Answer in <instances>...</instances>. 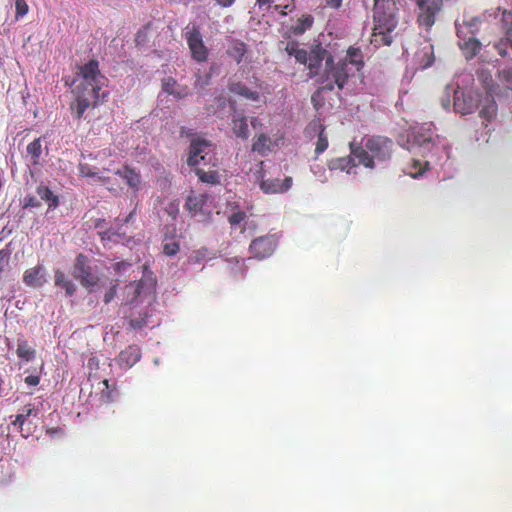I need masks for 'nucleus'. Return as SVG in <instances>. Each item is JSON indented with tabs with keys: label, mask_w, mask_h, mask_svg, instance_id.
<instances>
[{
	"label": "nucleus",
	"mask_w": 512,
	"mask_h": 512,
	"mask_svg": "<svg viewBox=\"0 0 512 512\" xmlns=\"http://www.w3.org/2000/svg\"><path fill=\"white\" fill-rule=\"evenodd\" d=\"M105 82L106 78L100 72L97 60H90L80 66L72 90L75 95V103L71 108L76 117L80 118L88 107L96 105L100 97L106 96L105 92L100 94Z\"/></svg>",
	"instance_id": "nucleus-1"
},
{
	"label": "nucleus",
	"mask_w": 512,
	"mask_h": 512,
	"mask_svg": "<svg viewBox=\"0 0 512 512\" xmlns=\"http://www.w3.org/2000/svg\"><path fill=\"white\" fill-rule=\"evenodd\" d=\"M361 66V52L355 48H350L345 59L339 60L337 63L334 62L332 57L327 58L324 73L320 77L321 86L312 96L315 106L318 99L322 98L325 92L332 91L335 85L342 89L348 77L355 70H359Z\"/></svg>",
	"instance_id": "nucleus-2"
},
{
	"label": "nucleus",
	"mask_w": 512,
	"mask_h": 512,
	"mask_svg": "<svg viewBox=\"0 0 512 512\" xmlns=\"http://www.w3.org/2000/svg\"><path fill=\"white\" fill-rule=\"evenodd\" d=\"M398 11L395 0H375L373 8L374 28L371 39V43L375 46L391 44V33L398 25Z\"/></svg>",
	"instance_id": "nucleus-3"
},
{
	"label": "nucleus",
	"mask_w": 512,
	"mask_h": 512,
	"mask_svg": "<svg viewBox=\"0 0 512 512\" xmlns=\"http://www.w3.org/2000/svg\"><path fill=\"white\" fill-rule=\"evenodd\" d=\"M393 143L389 138L373 136L365 140L364 146L349 143L350 155L359 160V164L367 169L375 168V162L384 163L390 160Z\"/></svg>",
	"instance_id": "nucleus-4"
},
{
	"label": "nucleus",
	"mask_w": 512,
	"mask_h": 512,
	"mask_svg": "<svg viewBox=\"0 0 512 512\" xmlns=\"http://www.w3.org/2000/svg\"><path fill=\"white\" fill-rule=\"evenodd\" d=\"M397 142L402 148L422 157H427L435 146L430 130H402Z\"/></svg>",
	"instance_id": "nucleus-5"
},
{
	"label": "nucleus",
	"mask_w": 512,
	"mask_h": 512,
	"mask_svg": "<svg viewBox=\"0 0 512 512\" xmlns=\"http://www.w3.org/2000/svg\"><path fill=\"white\" fill-rule=\"evenodd\" d=\"M477 77L487 93L492 97V99L487 98L485 100L480 110L481 118L486 121V123L484 122L483 124L487 125L496 116L497 112V105L493 99V96L500 95L501 92H498L499 84H494L492 74L488 70L479 69L477 71Z\"/></svg>",
	"instance_id": "nucleus-6"
},
{
	"label": "nucleus",
	"mask_w": 512,
	"mask_h": 512,
	"mask_svg": "<svg viewBox=\"0 0 512 512\" xmlns=\"http://www.w3.org/2000/svg\"><path fill=\"white\" fill-rule=\"evenodd\" d=\"M214 148L207 140L194 139L189 145V166H216V156L214 155Z\"/></svg>",
	"instance_id": "nucleus-7"
},
{
	"label": "nucleus",
	"mask_w": 512,
	"mask_h": 512,
	"mask_svg": "<svg viewBox=\"0 0 512 512\" xmlns=\"http://www.w3.org/2000/svg\"><path fill=\"white\" fill-rule=\"evenodd\" d=\"M72 277L79 281L80 286L86 288L89 292H92L100 282L98 276L92 272L87 256L83 254H79L76 257L74 268H72Z\"/></svg>",
	"instance_id": "nucleus-8"
},
{
	"label": "nucleus",
	"mask_w": 512,
	"mask_h": 512,
	"mask_svg": "<svg viewBox=\"0 0 512 512\" xmlns=\"http://www.w3.org/2000/svg\"><path fill=\"white\" fill-rule=\"evenodd\" d=\"M276 246H278V237L275 234H265L251 240L248 251H250L251 258L264 260L273 255Z\"/></svg>",
	"instance_id": "nucleus-9"
},
{
	"label": "nucleus",
	"mask_w": 512,
	"mask_h": 512,
	"mask_svg": "<svg viewBox=\"0 0 512 512\" xmlns=\"http://www.w3.org/2000/svg\"><path fill=\"white\" fill-rule=\"evenodd\" d=\"M211 195L208 193H192L186 198V209L191 216L207 217L211 214Z\"/></svg>",
	"instance_id": "nucleus-10"
},
{
	"label": "nucleus",
	"mask_w": 512,
	"mask_h": 512,
	"mask_svg": "<svg viewBox=\"0 0 512 512\" xmlns=\"http://www.w3.org/2000/svg\"><path fill=\"white\" fill-rule=\"evenodd\" d=\"M270 133H260L255 137V141L251 144V151L261 156H266L268 152L273 151L278 147L279 143L283 140V136Z\"/></svg>",
	"instance_id": "nucleus-11"
},
{
	"label": "nucleus",
	"mask_w": 512,
	"mask_h": 512,
	"mask_svg": "<svg viewBox=\"0 0 512 512\" xmlns=\"http://www.w3.org/2000/svg\"><path fill=\"white\" fill-rule=\"evenodd\" d=\"M186 40L192 57L197 62H205L208 59V48L205 46L200 32L196 29L186 33Z\"/></svg>",
	"instance_id": "nucleus-12"
},
{
	"label": "nucleus",
	"mask_w": 512,
	"mask_h": 512,
	"mask_svg": "<svg viewBox=\"0 0 512 512\" xmlns=\"http://www.w3.org/2000/svg\"><path fill=\"white\" fill-rule=\"evenodd\" d=\"M478 98H476L472 91L458 89V94L455 95V102L453 103L454 111L462 115L472 113L478 106Z\"/></svg>",
	"instance_id": "nucleus-13"
},
{
	"label": "nucleus",
	"mask_w": 512,
	"mask_h": 512,
	"mask_svg": "<svg viewBox=\"0 0 512 512\" xmlns=\"http://www.w3.org/2000/svg\"><path fill=\"white\" fill-rule=\"evenodd\" d=\"M421 13L418 17V21L421 25L431 27L435 22V15L440 10V2L433 0H423L419 2Z\"/></svg>",
	"instance_id": "nucleus-14"
},
{
	"label": "nucleus",
	"mask_w": 512,
	"mask_h": 512,
	"mask_svg": "<svg viewBox=\"0 0 512 512\" xmlns=\"http://www.w3.org/2000/svg\"><path fill=\"white\" fill-rule=\"evenodd\" d=\"M22 281H24V285L29 288H40L46 282L45 269L41 264L30 267L28 270H25Z\"/></svg>",
	"instance_id": "nucleus-15"
},
{
	"label": "nucleus",
	"mask_w": 512,
	"mask_h": 512,
	"mask_svg": "<svg viewBox=\"0 0 512 512\" xmlns=\"http://www.w3.org/2000/svg\"><path fill=\"white\" fill-rule=\"evenodd\" d=\"M291 188V177H285L283 180L266 179L260 182V189L265 194L284 193Z\"/></svg>",
	"instance_id": "nucleus-16"
},
{
	"label": "nucleus",
	"mask_w": 512,
	"mask_h": 512,
	"mask_svg": "<svg viewBox=\"0 0 512 512\" xmlns=\"http://www.w3.org/2000/svg\"><path fill=\"white\" fill-rule=\"evenodd\" d=\"M140 360V348L136 344H131L122 350L117 356V364L124 369L134 366Z\"/></svg>",
	"instance_id": "nucleus-17"
},
{
	"label": "nucleus",
	"mask_w": 512,
	"mask_h": 512,
	"mask_svg": "<svg viewBox=\"0 0 512 512\" xmlns=\"http://www.w3.org/2000/svg\"><path fill=\"white\" fill-rule=\"evenodd\" d=\"M361 165L353 155L334 158L328 161V168L332 171H344L348 174L355 169L356 166Z\"/></svg>",
	"instance_id": "nucleus-18"
},
{
	"label": "nucleus",
	"mask_w": 512,
	"mask_h": 512,
	"mask_svg": "<svg viewBox=\"0 0 512 512\" xmlns=\"http://www.w3.org/2000/svg\"><path fill=\"white\" fill-rule=\"evenodd\" d=\"M228 88L231 93L244 97L250 101L257 102L260 99L259 92L251 90L241 82H230Z\"/></svg>",
	"instance_id": "nucleus-19"
},
{
	"label": "nucleus",
	"mask_w": 512,
	"mask_h": 512,
	"mask_svg": "<svg viewBox=\"0 0 512 512\" xmlns=\"http://www.w3.org/2000/svg\"><path fill=\"white\" fill-rule=\"evenodd\" d=\"M329 57L330 56H328V52L321 47H317L316 49L312 50L310 52V59L306 63V65L308 66V68L310 70V73L317 74L322 61L324 59L326 60Z\"/></svg>",
	"instance_id": "nucleus-20"
},
{
	"label": "nucleus",
	"mask_w": 512,
	"mask_h": 512,
	"mask_svg": "<svg viewBox=\"0 0 512 512\" xmlns=\"http://www.w3.org/2000/svg\"><path fill=\"white\" fill-rule=\"evenodd\" d=\"M116 174L119 175L124 181H126L127 186L132 190H139L140 186V176L135 170L130 167L124 166L121 169L116 171Z\"/></svg>",
	"instance_id": "nucleus-21"
},
{
	"label": "nucleus",
	"mask_w": 512,
	"mask_h": 512,
	"mask_svg": "<svg viewBox=\"0 0 512 512\" xmlns=\"http://www.w3.org/2000/svg\"><path fill=\"white\" fill-rule=\"evenodd\" d=\"M498 78L500 83L504 86H499L498 92H501L499 97L503 96L509 98L512 95V68H505L499 71Z\"/></svg>",
	"instance_id": "nucleus-22"
},
{
	"label": "nucleus",
	"mask_w": 512,
	"mask_h": 512,
	"mask_svg": "<svg viewBox=\"0 0 512 512\" xmlns=\"http://www.w3.org/2000/svg\"><path fill=\"white\" fill-rule=\"evenodd\" d=\"M428 169V162L419 159H412L404 168V173L412 178L422 177L423 173Z\"/></svg>",
	"instance_id": "nucleus-23"
},
{
	"label": "nucleus",
	"mask_w": 512,
	"mask_h": 512,
	"mask_svg": "<svg viewBox=\"0 0 512 512\" xmlns=\"http://www.w3.org/2000/svg\"><path fill=\"white\" fill-rule=\"evenodd\" d=\"M54 285L64 289L65 294L69 297H72L75 293V285L70 281V279L66 278L65 273L61 270H55Z\"/></svg>",
	"instance_id": "nucleus-24"
},
{
	"label": "nucleus",
	"mask_w": 512,
	"mask_h": 512,
	"mask_svg": "<svg viewBox=\"0 0 512 512\" xmlns=\"http://www.w3.org/2000/svg\"><path fill=\"white\" fill-rule=\"evenodd\" d=\"M460 85L457 84H448L445 87L444 93L441 97V105L445 110H450L455 102V95L458 94V89H460Z\"/></svg>",
	"instance_id": "nucleus-25"
},
{
	"label": "nucleus",
	"mask_w": 512,
	"mask_h": 512,
	"mask_svg": "<svg viewBox=\"0 0 512 512\" xmlns=\"http://www.w3.org/2000/svg\"><path fill=\"white\" fill-rule=\"evenodd\" d=\"M37 195H39L40 200L47 203L49 209H55L58 207V196H56L47 186L43 184L37 186Z\"/></svg>",
	"instance_id": "nucleus-26"
},
{
	"label": "nucleus",
	"mask_w": 512,
	"mask_h": 512,
	"mask_svg": "<svg viewBox=\"0 0 512 512\" xmlns=\"http://www.w3.org/2000/svg\"><path fill=\"white\" fill-rule=\"evenodd\" d=\"M35 349L28 344V341L24 339H18L17 341V357L18 359L30 362L35 359Z\"/></svg>",
	"instance_id": "nucleus-27"
},
{
	"label": "nucleus",
	"mask_w": 512,
	"mask_h": 512,
	"mask_svg": "<svg viewBox=\"0 0 512 512\" xmlns=\"http://www.w3.org/2000/svg\"><path fill=\"white\" fill-rule=\"evenodd\" d=\"M461 49L463 50L467 59H471L478 54L481 49V44L473 36L467 38L463 42H459Z\"/></svg>",
	"instance_id": "nucleus-28"
},
{
	"label": "nucleus",
	"mask_w": 512,
	"mask_h": 512,
	"mask_svg": "<svg viewBox=\"0 0 512 512\" xmlns=\"http://www.w3.org/2000/svg\"><path fill=\"white\" fill-rule=\"evenodd\" d=\"M144 285L145 282L142 280L132 281L126 285L127 301H129V303H133L142 295Z\"/></svg>",
	"instance_id": "nucleus-29"
},
{
	"label": "nucleus",
	"mask_w": 512,
	"mask_h": 512,
	"mask_svg": "<svg viewBox=\"0 0 512 512\" xmlns=\"http://www.w3.org/2000/svg\"><path fill=\"white\" fill-rule=\"evenodd\" d=\"M196 175L200 178L201 183L209 185L219 184V175L216 170H204L202 168H196Z\"/></svg>",
	"instance_id": "nucleus-30"
},
{
	"label": "nucleus",
	"mask_w": 512,
	"mask_h": 512,
	"mask_svg": "<svg viewBox=\"0 0 512 512\" xmlns=\"http://www.w3.org/2000/svg\"><path fill=\"white\" fill-rule=\"evenodd\" d=\"M231 214L228 216V223H230L231 227H236L246 220V213L240 211L237 208L236 203L230 204Z\"/></svg>",
	"instance_id": "nucleus-31"
},
{
	"label": "nucleus",
	"mask_w": 512,
	"mask_h": 512,
	"mask_svg": "<svg viewBox=\"0 0 512 512\" xmlns=\"http://www.w3.org/2000/svg\"><path fill=\"white\" fill-rule=\"evenodd\" d=\"M246 53V45L240 41H234L228 49V54L240 63Z\"/></svg>",
	"instance_id": "nucleus-32"
},
{
	"label": "nucleus",
	"mask_w": 512,
	"mask_h": 512,
	"mask_svg": "<svg viewBox=\"0 0 512 512\" xmlns=\"http://www.w3.org/2000/svg\"><path fill=\"white\" fill-rule=\"evenodd\" d=\"M162 88L164 92L174 95L176 98H182L186 95V93L177 90V82L173 78L164 79Z\"/></svg>",
	"instance_id": "nucleus-33"
},
{
	"label": "nucleus",
	"mask_w": 512,
	"mask_h": 512,
	"mask_svg": "<svg viewBox=\"0 0 512 512\" xmlns=\"http://www.w3.org/2000/svg\"><path fill=\"white\" fill-rule=\"evenodd\" d=\"M179 252V242L175 241L173 238L164 239L163 245V253L168 257H172Z\"/></svg>",
	"instance_id": "nucleus-34"
},
{
	"label": "nucleus",
	"mask_w": 512,
	"mask_h": 512,
	"mask_svg": "<svg viewBox=\"0 0 512 512\" xmlns=\"http://www.w3.org/2000/svg\"><path fill=\"white\" fill-rule=\"evenodd\" d=\"M79 174L80 177L83 178H96L99 179V181H102L103 178L97 176V171L95 168L91 167L88 164L80 163L79 164Z\"/></svg>",
	"instance_id": "nucleus-35"
},
{
	"label": "nucleus",
	"mask_w": 512,
	"mask_h": 512,
	"mask_svg": "<svg viewBox=\"0 0 512 512\" xmlns=\"http://www.w3.org/2000/svg\"><path fill=\"white\" fill-rule=\"evenodd\" d=\"M495 48L502 57L509 55V49L512 50V40L510 38H503L495 44Z\"/></svg>",
	"instance_id": "nucleus-36"
},
{
	"label": "nucleus",
	"mask_w": 512,
	"mask_h": 512,
	"mask_svg": "<svg viewBox=\"0 0 512 512\" xmlns=\"http://www.w3.org/2000/svg\"><path fill=\"white\" fill-rule=\"evenodd\" d=\"M147 315L145 313H141L138 316H132L131 319H129V327H131L132 330H140L142 327L147 325Z\"/></svg>",
	"instance_id": "nucleus-37"
},
{
	"label": "nucleus",
	"mask_w": 512,
	"mask_h": 512,
	"mask_svg": "<svg viewBox=\"0 0 512 512\" xmlns=\"http://www.w3.org/2000/svg\"><path fill=\"white\" fill-rule=\"evenodd\" d=\"M328 148V139L323 133V130H320L318 133L317 145H315V155L322 154Z\"/></svg>",
	"instance_id": "nucleus-38"
},
{
	"label": "nucleus",
	"mask_w": 512,
	"mask_h": 512,
	"mask_svg": "<svg viewBox=\"0 0 512 512\" xmlns=\"http://www.w3.org/2000/svg\"><path fill=\"white\" fill-rule=\"evenodd\" d=\"M27 153H29L30 156L34 157V159H38V157H40L41 144L39 138L29 143V146H27Z\"/></svg>",
	"instance_id": "nucleus-39"
},
{
	"label": "nucleus",
	"mask_w": 512,
	"mask_h": 512,
	"mask_svg": "<svg viewBox=\"0 0 512 512\" xmlns=\"http://www.w3.org/2000/svg\"><path fill=\"white\" fill-rule=\"evenodd\" d=\"M456 29L457 36L460 39V42L467 40V38L471 36V34L469 33V28L467 27L465 22H463L462 24L456 22Z\"/></svg>",
	"instance_id": "nucleus-40"
},
{
	"label": "nucleus",
	"mask_w": 512,
	"mask_h": 512,
	"mask_svg": "<svg viewBox=\"0 0 512 512\" xmlns=\"http://www.w3.org/2000/svg\"><path fill=\"white\" fill-rule=\"evenodd\" d=\"M16 19L25 16L28 12V5L25 0H15Z\"/></svg>",
	"instance_id": "nucleus-41"
},
{
	"label": "nucleus",
	"mask_w": 512,
	"mask_h": 512,
	"mask_svg": "<svg viewBox=\"0 0 512 512\" xmlns=\"http://www.w3.org/2000/svg\"><path fill=\"white\" fill-rule=\"evenodd\" d=\"M299 21H300V24L295 28V31L297 33H303L313 23V19L310 16H306V17L300 19Z\"/></svg>",
	"instance_id": "nucleus-42"
},
{
	"label": "nucleus",
	"mask_w": 512,
	"mask_h": 512,
	"mask_svg": "<svg viewBox=\"0 0 512 512\" xmlns=\"http://www.w3.org/2000/svg\"><path fill=\"white\" fill-rule=\"evenodd\" d=\"M40 207V201L34 195H28L24 198V208H38Z\"/></svg>",
	"instance_id": "nucleus-43"
},
{
	"label": "nucleus",
	"mask_w": 512,
	"mask_h": 512,
	"mask_svg": "<svg viewBox=\"0 0 512 512\" xmlns=\"http://www.w3.org/2000/svg\"><path fill=\"white\" fill-rule=\"evenodd\" d=\"M502 22L505 25H509L506 27L507 34L512 36V12L503 11L502 13Z\"/></svg>",
	"instance_id": "nucleus-44"
},
{
	"label": "nucleus",
	"mask_w": 512,
	"mask_h": 512,
	"mask_svg": "<svg viewBox=\"0 0 512 512\" xmlns=\"http://www.w3.org/2000/svg\"><path fill=\"white\" fill-rule=\"evenodd\" d=\"M210 75L206 74L204 76H198L195 80V88L197 89H204L207 85L210 83Z\"/></svg>",
	"instance_id": "nucleus-45"
},
{
	"label": "nucleus",
	"mask_w": 512,
	"mask_h": 512,
	"mask_svg": "<svg viewBox=\"0 0 512 512\" xmlns=\"http://www.w3.org/2000/svg\"><path fill=\"white\" fill-rule=\"evenodd\" d=\"M295 58L298 62L306 64L308 60L310 59V53H307V51L303 49L296 50L295 52Z\"/></svg>",
	"instance_id": "nucleus-46"
},
{
	"label": "nucleus",
	"mask_w": 512,
	"mask_h": 512,
	"mask_svg": "<svg viewBox=\"0 0 512 512\" xmlns=\"http://www.w3.org/2000/svg\"><path fill=\"white\" fill-rule=\"evenodd\" d=\"M117 292V283L112 284L111 288H109V291L104 294V303L108 304L112 301V299L115 297V293Z\"/></svg>",
	"instance_id": "nucleus-47"
},
{
	"label": "nucleus",
	"mask_w": 512,
	"mask_h": 512,
	"mask_svg": "<svg viewBox=\"0 0 512 512\" xmlns=\"http://www.w3.org/2000/svg\"><path fill=\"white\" fill-rule=\"evenodd\" d=\"M102 385L106 387L105 390H102V399L106 400L107 402L112 401V390L108 386V380L102 381Z\"/></svg>",
	"instance_id": "nucleus-48"
},
{
	"label": "nucleus",
	"mask_w": 512,
	"mask_h": 512,
	"mask_svg": "<svg viewBox=\"0 0 512 512\" xmlns=\"http://www.w3.org/2000/svg\"><path fill=\"white\" fill-rule=\"evenodd\" d=\"M25 384L29 385V387H36L40 384V376L39 375H29L24 379Z\"/></svg>",
	"instance_id": "nucleus-49"
},
{
	"label": "nucleus",
	"mask_w": 512,
	"mask_h": 512,
	"mask_svg": "<svg viewBox=\"0 0 512 512\" xmlns=\"http://www.w3.org/2000/svg\"><path fill=\"white\" fill-rule=\"evenodd\" d=\"M467 27L469 28V33L474 37L475 32L478 30L479 20L477 18H472L468 22H465Z\"/></svg>",
	"instance_id": "nucleus-50"
},
{
	"label": "nucleus",
	"mask_w": 512,
	"mask_h": 512,
	"mask_svg": "<svg viewBox=\"0 0 512 512\" xmlns=\"http://www.w3.org/2000/svg\"><path fill=\"white\" fill-rule=\"evenodd\" d=\"M27 418L28 417H25V415H17L15 416V420L12 422V425L18 428V430H21V427H23V424H25Z\"/></svg>",
	"instance_id": "nucleus-51"
},
{
	"label": "nucleus",
	"mask_w": 512,
	"mask_h": 512,
	"mask_svg": "<svg viewBox=\"0 0 512 512\" xmlns=\"http://www.w3.org/2000/svg\"><path fill=\"white\" fill-rule=\"evenodd\" d=\"M35 410H33V407L28 404V405H25L24 407V411H22V413L18 414L20 416H25V417H30V415L33 414Z\"/></svg>",
	"instance_id": "nucleus-52"
},
{
	"label": "nucleus",
	"mask_w": 512,
	"mask_h": 512,
	"mask_svg": "<svg viewBox=\"0 0 512 512\" xmlns=\"http://www.w3.org/2000/svg\"><path fill=\"white\" fill-rule=\"evenodd\" d=\"M325 2L332 8H339L342 4V0H325Z\"/></svg>",
	"instance_id": "nucleus-53"
},
{
	"label": "nucleus",
	"mask_w": 512,
	"mask_h": 512,
	"mask_svg": "<svg viewBox=\"0 0 512 512\" xmlns=\"http://www.w3.org/2000/svg\"><path fill=\"white\" fill-rule=\"evenodd\" d=\"M112 235L113 233L110 230L99 232V236H101L102 241L110 240V237H112Z\"/></svg>",
	"instance_id": "nucleus-54"
},
{
	"label": "nucleus",
	"mask_w": 512,
	"mask_h": 512,
	"mask_svg": "<svg viewBox=\"0 0 512 512\" xmlns=\"http://www.w3.org/2000/svg\"><path fill=\"white\" fill-rule=\"evenodd\" d=\"M8 257V253L4 250L0 251V272L3 271V261Z\"/></svg>",
	"instance_id": "nucleus-55"
},
{
	"label": "nucleus",
	"mask_w": 512,
	"mask_h": 512,
	"mask_svg": "<svg viewBox=\"0 0 512 512\" xmlns=\"http://www.w3.org/2000/svg\"><path fill=\"white\" fill-rule=\"evenodd\" d=\"M235 0H216V2L223 6V7H228L230 5H232V3L234 2Z\"/></svg>",
	"instance_id": "nucleus-56"
},
{
	"label": "nucleus",
	"mask_w": 512,
	"mask_h": 512,
	"mask_svg": "<svg viewBox=\"0 0 512 512\" xmlns=\"http://www.w3.org/2000/svg\"><path fill=\"white\" fill-rule=\"evenodd\" d=\"M286 50L288 51V53L290 55H294L295 56L296 50H299V49L296 47L295 44H292V45H287Z\"/></svg>",
	"instance_id": "nucleus-57"
},
{
	"label": "nucleus",
	"mask_w": 512,
	"mask_h": 512,
	"mask_svg": "<svg viewBox=\"0 0 512 512\" xmlns=\"http://www.w3.org/2000/svg\"><path fill=\"white\" fill-rule=\"evenodd\" d=\"M273 2V0H256V3L259 5V7L270 5Z\"/></svg>",
	"instance_id": "nucleus-58"
},
{
	"label": "nucleus",
	"mask_w": 512,
	"mask_h": 512,
	"mask_svg": "<svg viewBox=\"0 0 512 512\" xmlns=\"http://www.w3.org/2000/svg\"><path fill=\"white\" fill-rule=\"evenodd\" d=\"M472 80H473L472 75H470V74L463 75V82L465 81V82L469 83Z\"/></svg>",
	"instance_id": "nucleus-59"
},
{
	"label": "nucleus",
	"mask_w": 512,
	"mask_h": 512,
	"mask_svg": "<svg viewBox=\"0 0 512 512\" xmlns=\"http://www.w3.org/2000/svg\"><path fill=\"white\" fill-rule=\"evenodd\" d=\"M103 223H105V220H103V219H99V220H97V222H96V228H97V229H101V228H102Z\"/></svg>",
	"instance_id": "nucleus-60"
},
{
	"label": "nucleus",
	"mask_w": 512,
	"mask_h": 512,
	"mask_svg": "<svg viewBox=\"0 0 512 512\" xmlns=\"http://www.w3.org/2000/svg\"><path fill=\"white\" fill-rule=\"evenodd\" d=\"M240 133H238V137L244 138V130H238Z\"/></svg>",
	"instance_id": "nucleus-61"
},
{
	"label": "nucleus",
	"mask_w": 512,
	"mask_h": 512,
	"mask_svg": "<svg viewBox=\"0 0 512 512\" xmlns=\"http://www.w3.org/2000/svg\"><path fill=\"white\" fill-rule=\"evenodd\" d=\"M248 127V123L247 122H244L241 124L240 128H247Z\"/></svg>",
	"instance_id": "nucleus-62"
},
{
	"label": "nucleus",
	"mask_w": 512,
	"mask_h": 512,
	"mask_svg": "<svg viewBox=\"0 0 512 512\" xmlns=\"http://www.w3.org/2000/svg\"><path fill=\"white\" fill-rule=\"evenodd\" d=\"M251 125L255 128L256 124L254 123V121H251Z\"/></svg>",
	"instance_id": "nucleus-63"
},
{
	"label": "nucleus",
	"mask_w": 512,
	"mask_h": 512,
	"mask_svg": "<svg viewBox=\"0 0 512 512\" xmlns=\"http://www.w3.org/2000/svg\"><path fill=\"white\" fill-rule=\"evenodd\" d=\"M129 218H130V216H129V217H127V218H126V220H124V222H126V223H127Z\"/></svg>",
	"instance_id": "nucleus-64"
}]
</instances>
